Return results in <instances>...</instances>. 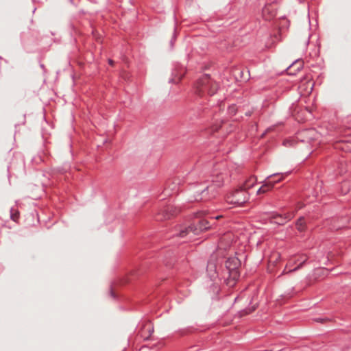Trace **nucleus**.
Returning <instances> with one entry per match:
<instances>
[{"label": "nucleus", "mask_w": 351, "mask_h": 351, "mask_svg": "<svg viewBox=\"0 0 351 351\" xmlns=\"http://www.w3.org/2000/svg\"><path fill=\"white\" fill-rule=\"evenodd\" d=\"M223 185V180L220 178L217 181H212L208 184H199L195 186L192 189L193 194V200L194 201H208L214 198L218 189ZM192 200V199H191Z\"/></svg>", "instance_id": "f257e3e1"}, {"label": "nucleus", "mask_w": 351, "mask_h": 351, "mask_svg": "<svg viewBox=\"0 0 351 351\" xmlns=\"http://www.w3.org/2000/svg\"><path fill=\"white\" fill-rule=\"evenodd\" d=\"M208 223L209 222L207 220H202L196 226L192 225L181 230L177 236L184 239V242L191 241L200 232L208 230L209 228Z\"/></svg>", "instance_id": "f03ea898"}, {"label": "nucleus", "mask_w": 351, "mask_h": 351, "mask_svg": "<svg viewBox=\"0 0 351 351\" xmlns=\"http://www.w3.org/2000/svg\"><path fill=\"white\" fill-rule=\"evenodd\" d=\"M250 194L242 187L237 189L227 197V202L232 205L241 206L249 199Z\"/></svg>", "instance_id": "7ed1b4c3"}, {"label": "nucleus", "mask_w": 351, "mask_h": 351, "mask_svg": "<svg viewBox=\"0 0 351 351\" xmlns=\"http://www.w3.org/2000/svg\"><path fill=\"white\" fill-rule=\"evenodd\" d=\"M217 85L213 84L210 80L208 75H203L197 82V89L199 93H204L207 90L210 95H214L215 93V88Z\"/></svg>", "instance_id": "20e7f679"}, {"label": "nucleus", "mask_w": 351, "mask_h": 351, "mask_svg": "<svg viewBox=\"0 0 351 351\" xmlns=\"http://www.w3.org/2000/svg\"><path fill=\"white\" fill-rule=\"evenodd\" d=\"M180 212V209L172 204L167 205L162 210L160 211L158 215V220H167L171 217L177 215Z\"/></svg>", "instance_id": "39448f33"}, {"label": "nucleus", "mask_w": 351, "mask_h": 351, "mask_svg": "<svg viewBox=\"0 0 351 351\" xmlns=\"http://www.w3.org/2000/svg\"><path fill=\"white\" fill-rule=\"evenodd\" d=\"M277 175H279V173H276L268 176L265 178V180L263 182H262L263 185L257 190L256 194L257 195L263 194V193H265L271 191L274 188V186L275 185V182H272L271 180H270V178L271 177L276 176Z\"/></svg>", "instance_id": "423d86ee"}, {"label": "nucleus", "mask_w": 351, "mask_h": 351, "mask_svg": "<svg viewBox=\"0 0 351 351\" xmlns=\"http://www.w3.org/2000/svg\"><path fill=\"white\" fill-rule=\"evenodd\" d=\"M238 259L235 258H229L226 262V267L229 270L230 275L232 276L234 279L239 277V273L237 270V267L238 265Z\"/></svg>", "instance_id": "0eeeda50"}, {"label": "nucleus", "mask_w": 351, "mask_h": 351, "mask_svg": "<svg viewBox=\"0 0 351 351\" xmlns=\"http://www.w3.org/2000/svg\"><path fill=\"white\" fill-rule=\"evenodd\" d=\"M256 183V178L254 176L250 177L247 179L241 186L245 191L252 188Z\"/></svg>", "instance_id": "6e6552de"}, {"label": "nucleus", "mask_w": 351, "mask_h": 351, "mask_svg": "<svg viewBox=\"0 0 351 351\" xmlns=\"http://www.w3.org/2000/svg\"><path fill=\"white\" fill-rule=\"evenodd\" d=\"M351 190V182L343 181L340 185L341 193L346 195Z\"/></svg>", "instance_id": "1a4fd4ad"}, {"label": "nucleus", "mask_w": 351, "mask_h": 351, "mask_svg": "<svg viewBox=\"0 0 351 351\" xmlns=\"http://www.w3.org/2000/svg\"><path fill=\"white\" fill-rule=\"evenodd\" d=\"M296 227L297 229L300 232H303L306 228V223L304 221V218L303 217H300L298 221H296Z\"/></svg>", "instance_id": "9d476101"}, {"label": "nucleus", "mask_w": 351, "mask_h": 351, "mask_svg": "<svg viewBox=\"0 0 351 351\" xmlns=\"http://www.w3.org/2000/svg\"><path fill=\"white\" fill-rule=\"evenodd\" d=\"M236 75H239L241 80L242 81H247L249 79V71H243V70H237L236 71Z\"/></svg>", "instance_id": "9b49d317"}, {"label": "nucleus", "mask_w": 351, "mask_h": 351, "mask_svg": "<svg viewBox=\"0 0 351 351\" xmlns=\"http://www.w3.org/2000/svg\"><path fill=\"white\" fill-rule=\"evenodd\" d=\"M207 269L210 272H213V273L209 274L210 277H212V278L215 277V276H216V274H215L216 269H215V265L214 264L209 263L208 265V267H207Z\"/></svg>", "instance_id": "f8f14e48"}, {"label": "nucleus", "mask_w": 351, "mask_h": 351, "mask_svg": "<svg viewBox=\"0 0 351 351\" xmlns=\"http://www.w3.org/2000/svg\"><path fill=\"white\" fill-rule=\"evenodd\" d=\"M273 219L279 218L280 219L276 221L278 224H283L286 221V219H282L280 215H272Z\"/></svg>", "instance_id": "ddd939ff"}, {"label": "nucleus", "mask_w": 351, "mask_h": 351, "mask_svg": "<svg viewBox=\"0 0 351 351\" xmlns=\"http://www.w3.org/2000/svg\"><path fill=\"white\" fill-rule=\"evenodd\" d=\"M278 176H280V178H279L277 180H274V181H271L272 182H275V184L279 182H280L281 180H283L284 178V174L283 173H279Z\"/></svg>", "instance_id": "4468645a"}, {"label": "nucleus", "mask_w": 351, "mask_h": 351, "mask_svg": "<svg viewBox=\"0 0 351 351\" xmlns=\"http://www.w3.org/2000/svg\"><path fill=\"white\" fill-rule=\"evenodd\" d=\"M306 261V259L304 260L298 267H295L294 269L289 270V272H292L298 270L299 268L301 267L302 265Z\"/></svg>", "instance_id": "2eb2a0df"}, {"label": "nucleus", "mask_w": 351, "mask_h": 351, "mask_svg": "<svg viewBox=\"0 0 351 351\" xmlns=\"http://www.w3.org/2000/svg\"><path fill=\"white\" fill-rule=\"evenodd\" d=\"M224 239H231V234H226L225 236Z\"/></svg>", "instance_id": "dca6fc26"}, {"label": "nucleus", "mask_w": 351, "mask_h": 351, "mask_svg": "<svg viewBox=\"0 0 351 351\" xmlns=\"http://www.w3.org/2000/svg\"><path fill=\"white\" fill-rule=\"evenodd\" d=\"M270 3H274L278 1V0H267Z\"/></svg>", "instance_id": "f3484780"}, {"label": "nucleus", "mask_w": 351, "mask_h": 351, "mask_svg": "<svg viewBox=\"0 0 351 351\" xmlns=\"http://www.w3.org/2000/svg\"><path fill=\"white\" fill-rule=\"evenodd\" d=\"M220 217H221V216H216L215 217L212 218V219H219Z\"/></svg>", "instance_id": "a211bd4d"}, {"label": "nucleus", "mask_w": 351, "mask_h": 351, "mask_svg": "<svg viewBox=\"0 0 351 351\" xmlns=\"http://www.w3.org/2000/svg\"><path fill=\"white\" fill-rule=\"evenodd\" d=\"M108 62H109V64H113V62H112V60H108Z\"/></svg>", "instance_id": "6ab92c4d"}, {"label": "nucleus", "mask_w": 351, "mask_h": 351, "mask_svg": "<svg viewBox=\"0 0 351 351\" xmlns=\"http://www.w3.org/2000/svg\"><path fill=\"white\" fill-rule=\"evenodd\" d=\"M266 10H267V8H266V7H265V8H263V13H265V12H266Z\"/></svg>", "instance_id": "aec40b11"}, {"label": "nucleus", "mask_w": 351, "mask_h": 351, "mask_svg": "<svg viewBox=\"0 0 351 351\" xmlns=\"http://www.w3.org/2000/svg\"><path fill=\"white\" fill-rule=\"evenodd\" d=\"M316 321H317V322H321V321H322V319H316Z\"/></svg>", "instance_id": "412c9836"}]
</instances>
